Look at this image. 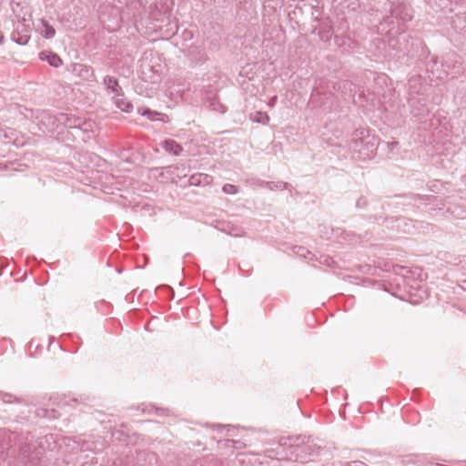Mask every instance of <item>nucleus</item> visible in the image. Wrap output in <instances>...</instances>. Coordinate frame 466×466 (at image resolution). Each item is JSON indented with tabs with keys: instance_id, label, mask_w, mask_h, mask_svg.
I'll return each mask as SVG.
<instances>
[{
	"instance_id": "nucleus-1",
	"label": "nucleus",
	"mask_w": 466,
	"mask_h": 466,
	"mask_svg": "<svg viewBox=\"0 0 466 466\" xmlns=\"http://www.w3.org/2000/svg\"><path fill=\"white\" fill-rule=\"evenodd\" d=\"M410 90L409 104L411 115L420 122H426L430 115V109L426 104V98L420 96L422 82L420 77H412L408 83Z\"/></svg>"
},
{
	"instance_id": "nucleus-2",
	"label": "nucleus",
	"mask_w": 466,
	"mask_h": 466,
	"mask_svg": "<svg viewBox=\"0 0 466 466\" xmlns=\"http://www.w3.org/2000/svg\"><path fill=\"white\" fill-rule=\"evenodd\" d=\"M413 17V10L410 5L406 4L397 5L390 10V15L386 16L380 23V26L387 25L388 32L390 33L396 27L395 24H405L410 21Z\"/></svg>"
},
{
	"instance_id": "nucleus-3",
	"label": "nucleus",
	"mask_w": 466,
	"mask_h": 466,
	"mask_svg": "<svg viewBox=\"0 0 466 466\" xmlns=\"http://www.w3.org/2000/svg\"><path fill=\"white\" fill-rule=\"evenodd\" d=\"M42 121L45 123L46 121L47 124L51 126L50 130H54L60 127L79 129L81 123H83V117L67 113H58L56 115L45 113L43 115Z\"/></svg>"
},
{
	"instance_id": "nucleus-4",
	"label": "nucleus",
	"mask_w": 466,
	"mask_h": 466,
	"mask_svg": "<svg viewBox=\"0 0 466 466\" xmlns=\"http://www.w3.org/2000/svg\"><path fill=\"white\" fill-rule=\"evenodd\" d=\"M453 56L452 55L451 57H447L444 62H440L437 56H432L426 64L427 72L431 73L434 77L440 80L447 78L450 75L453 77L454 73L450 72L451 63H457ZM455 68L456 65H453L452 69Z\"/></svg>"
},
{
	"instance_id": "nucleus-5",
	"label": "nucleus",
	"mask_w": 466,
	"mask_h": 466,
	"mask_svg": "<svg viewBox=\"0 0 466 466\" xmlns=\"http://www.w3.org/2000/svg\"><path fill=\"white\" fill-rule=\"evenodd\" d=\"M372 140H374V137H370L368 130L356 129L352 134L350 147L354 151L361 152L364 147L372 151L375 145Z\"/></svg>"
},
{
	"instance_id": "nucleus-6",
	"label": "nucleus",
	"mask_w": 466,
	"mask_h": 466,
	"mask_svg": "<svg viewBox=\"0 0 466 466\" xmlns=\"http://www.w3.org/2000/svg\"><path fill=\"white\" fill-rule=\"evenodd\" d=\"M125 13L130 15L135 23H143L147 18V7L143 0H133L127 4Z\"/></svg>"
},
{
	"instance_id": "nucleus-7",
	"label": "nucleus",
	"mask_w": 466,
	"mask_h": 466,
	"mask_svg": "<svg viewBox=\"0 0 466 466\" xmlns=\"http://www.w3.org/2000/svg\"><path fill=\"white\" fill-rule=\"evenodd\" d=\"M425 279L426 274L423 273L420 268H414L407 270V275H403V281L410 288V289L420 290L421 287L419 282H421Z\"/></svg>"
},
{
	"instance_id": "nucleus-8",
	"label": "nucleus",
	"mask_w": 466,
	"mask_h": 466,
	"mask_svg": "<svg viewBox=\"0 0 466 466\" xmlns=\"http://www.w3.org/2000/svg\"><path fill=\"white\" fill-rule=\"evenodd\" d=\"M30 32L29 25L18 22L11 35L12 40L20 46H25L30 39Z\"/></svg>"
},
{
	"instance_id": "nucleus-9",
	"label": "nucleus",
	"mask_w": 466,
	"mask_h": 466,
	"mask_svg": "<svg viewBox=\"0 0 466 466\" xmlns=\"http://www.w3.org/2000/svg\"><path fill=\"white\" fill-rule=\"evenodd\" d=\"M187 57L194 66L203 65L208 60L205 49L199 46H190L187 50Z\"/></svg>"
},
{
	"instance_id": "nucleus-10",
	"label": "nucleus",
	"mask_w": 466,
	"mask_h": 466,
	"mask_svg": "<svg viewBox=\"0 0 466 466\" xmlns=\"http://www.w3.org/2000/svg\"><path fill=\"white\" fill-rule=\"evenodd\" d=\"M336 86H338V90L340 91L343 96L352 98L353 102L356 103L355 95L358 89L355 84L350 80H343L333 85L334 89H336Z\"/></svg>"
},
{
	"instance_id": "nucleus-11",
	"label": "nucleus",
	"mask_w": 466,
	"mask_h": 466,
	"mask_svg": "<svg viewBox=\"0 0 466 466\" xmlns=\"http://www.w3.org/2000/svg\"><path fill=\"white\" fill-rule=\"evenodd\" d=\"M281 441H282L283 445L299 448L303 445H306L309 441V437L298 435V436L289 437L287 439H282Z\"/></svg>"
},
{
	"instance_id": "nucleus-12",
	"label": "nucleus",
	"mask_w": 466,
	"mask_h": 466,
	"mask_svg": "<svg viewBox=\"0 0 466 466\" xmlns=\"http://www.w3.org/2000/svg\"><path fill=\"white\" fill-rule=\"evenodd\" d=\"M39 57L43 61H47L51 66L59 67L62 65V59L55 53L42 51Z\"/></svg>"
},
{
	"instance_id": "nucleus-13",
	"label": "nucleus",
	"mask_w": 466,
	"mask_h": 466,
	"mask_svg": "<svg viewBox=\"0 0 466 466\" xmlns=\"http://www.w3.org/2000/svg\"><path fill=\"white\" fill-rule=\"evenodd\" d=\"M104 85L106 86V89L114 93L115 95L121 96L122 88L118 85V81L116 77L111 76H106L104 78Z\"/></svg>"
},
{
	"instance_id": "nucleus-14",
	"label": "nucleus",
	"mask_w": 466,
	"mask_h": 466,
	"mask_svg": "<svg viewBox=\"0 0 466 466\" xmlns=\"http://www.w3.org/2000/svg\"><path fill=\"white\" fill-rule=\"evenodd\" d=\"M141 115L147 117L151 121H161V122H167L168 121V116L155 110H151L149 108H146L141 112Z\"/></svg>"
},
{
	"instance_id": "nucleus-15",
	"label": "nucleus",
	"mask_w": 466,
	"mask_h": 466,
	"mask_svg": "<svg viewBox=\"0 0 466 466\" xmlns=\"http://www.w3.org/2000/svg\"><path fill=\"white\" fill-rule=\"evenodd\" d=\"M218 228L220 231H222L229 236H232V237H241L244 234L243 230L240 228L234 226L230 223L223 222L220 224V227H218Z\"/></svg>"
},
{
	"instance_id": "nucleus-16",
	"label": "nucleus",
	"mask_w": 466,
	"mask_h": 466,
	"mask_svg": "<svg viewBox=\"0 0 466 466\" xmlns=\"http://www.w3.org/2000/svg\"><path fill=\"white\" fill-rule=\"evenodd\" d=\"M162 147L168 153L178 156L182 151V147L173 139H167L162 142Z\"/></svg>"
},
{
	"instance_id": "nucleus-17",
	"label": "nucleus",
	"mask_w": 466,
	"mask_h": 466,
	"mask_svg": "<svg viewBox=\"0 0 466 466\" xmlns=\"http://www.w3.org/2000/svg\"><path fill=\"white\" fill-rule=\"evenodd\" d=\"M114 104L124 112H131L133 109V105L130 101L127 100L123 97V94L121 96L116 95L114 97Z\"/></svg>"
},
{
	"instance_id": "nucleus-18",
	"label": "nucleus",
	"mask_w": 466,
	"mask_h": 466,
	"mask_svg": "<svg viewBox=\"0 0 466 466\" xmlns=\"http://www.w3.org/2000/svg\"><path fill=\"white\" fill-rule=\"evenodd\" d=\"M259 186L262 187H268L270 190H284L289 188L290 186L287 182L283 181H268V182H259Z\"/></svg>"
},
{
	"instance_id": "nucleus-19",
	"label": "nucleus",
	"mask_w": 466,
	"mask_h": 466,
	"mask_svg": "<svg viewBox=\"0 0 466 466\" xmlns=\"http://www.w3.org/2000/svg\"><path fill=\"white\" fill-rule=\"evenodd\" d=\"M42 26H43V29L41 30V34L45 38L50 39L55 36L56 30L47 22L42 20Z\"/></svg>"
},
{
	"instance_id": "nucleus-20",
	"label": "nucleus",
	"mask_w": 466,
	"mask_h": 466,
	"mask_svg": "<svg viewBox=\"0 0 466 466\" xmlns=\"http://www.w3.org/2000/svg\"><path fill=\"white\" fill-rule=\"evenodd\" d=\"M251 119L254 122L261 123V124H268L269 121V116L267 115V113L257 111L254 113V115H251Z\"/></svg>"
},
{
	"instance_id": "nucleus-21",
	"label": "nucleus",
	"mask_w": 466,
	"mask_h": 466,
	"mask_svg": "<svg viewBox=\"0 0 466 466\" xmlns=\"http://www.w3.org/2000/svg\"><path fill=\"white\" fill-rule=\"evenodd\" d=\"M209 107L214 111L221 113H224L226 111V107L216 98L210 100Z\"/></svg>"
},
{
	"instance_id": "nucleus-22",
	"label": "nucleus",
	"mask_w": 466,
	"mask_h": 466,
	"mask_svg": "<svg viewBox=\"0 0 466 466\" xmlns=\"http://www.w3.org/2000/svg\"><path fill=\"white\" fill-rule=\"evenodd\" d=\"M95 126V123L91 120H86L83 117V123H81V126L79 127V130H82L83 132H89L93 131V127Z\"/></svg>"
},
{
	"instance_id": "nucleus-23",
	"label": "nucleus",
	"mask_w": 466,
	"mask_h": 466,
	"mask_svg": "<svg viewBox=\"0 0 466 466\" xmlns=\"http://www.w3.org/2000/svg\"><path fill=\"white\" fill-rule=\"evenodd\" d=\"M222 191L228 195H235L238 193V188L232 184H225L222 187Z\"/></svg>"
},
{
	"instance_id": "nucleus-24",
	"label": "nucleus",
	"mask_w": 466,
	"mask_h": 466,
	"mask_svg": "<svg viewBox=\"0 0 466 466\" xmlns=\"http://www.w3.org/2000/svg\"><path fill=\"white\" fill-rule=\"evenodd\" d=\"M319 36L321 38V40L323 41H329L331 36H332V31H331V28H328V29H323L321 31H319Z\"/></svg>"
},
{
	"instance_id": "nucleus-25",
	"label": "nucleus",
	"mask_w": 466,
	"mask_h": 466,
	"mask_svg": "<svg viewBox=\"0 0 466 466\" xmlns=\"http://www.w3.org/2000/svg\"><path fill=\"white\" fill-rule=\"evenodd\" d=\"M201 173L194 174L189 177V184L191 186H201Z\"/></svg>"
},
{
	"instance_id": "nucleus-26",
	"label": "nucleus",
	"mask_w": 466,
	"mask_h": 466,
	"mask_svg": "<svg viewBox=\"0 0 466 466\" xmlns=\"http://www.w3.org/2000/svg\"><path fill=\"white\" fill-rule=\"evenodd\" d=\"M42 412H43V416H45V417H48V418H50V419H51V418H52V419H54V418H57V417L59 416V413H58L56 410H50V411H47V410H42Z\"/></svg>"
},
{
	"instance_id": "nucleus-27",
	"label": "nucleus",
	"mask_w": 466,
	"mask_h": 466,
	"mask_svg": "<svg viewBox=\"0 0 466 466\" xmlns=\"http://www.w3.org/2000/svg\"><path fill=\"white\" fill-rule=\"evenodd\" d=\"M200 181H201V185L206 186V185H208L211 183L212 177L207 174L201 173Z\"/></svg>"
},
{
	"instance_id": "nucleus-28",
	"label": "nucleus",
	"mask_w": 466,
	"mask_h": 466,
	"mask_svg": "<svg viewBox=\"0 0 466 466\" xmlns=\"http://www.w3.org/2000/svg\"><path fill=\"white\" fill-rule=\"evenodd\" d=\"M367 206V199L364 197H360L356 201V208H363Z\"/></svg>"
},
{
	"instance_id": "nucleus-29",
	"label": "nucleus",
	"mask_w": 466,
	"mask_h": 466,
	"mask_svg": "<svg viewBox=\"0 0 466 466\" xmlns=\"http://www.w3.org/2000/svg\"><path fill=\"white\" fill-rule=\"evenodd\" d=\"M348 466H368L365 462L360 461H353L348 463Z\"/></svg>"
},
{
	"instance_id": "nucleus-30",
	"label": "nucleus",
	"mask_w": 466,
	"mask_h": 466,
	"mask_svg": "<svg viewBox=\"0 0 466 466\" xmlns=\"http://www.w3.org/2000/svg\"><path fill=\"white\" fill-rule=\"evenodd\" d=\"M1 398L5 402H11V399L13 398L10 394H1Z\"/></svg>"
},
{
	"instance_id": "nucleus-31",
	"label": "nucleus",
	"mask_w": 466,
	"mask_h": 466,
	"mask_svg": "<svg viewBox=\"0 0 466 466\" xmlns=\"http://www.w3.org/2000/svg\"><path fill=\"white\" fill-rule=\"evenodd\" d=\"M400 31H403V29H400V28H398V29L396 30V32H400ZM400 39L405 40V39H406V35H402L401 33H400V35H399V37H398V39H397L396 41H397V42H399Z\"/></svg>"
},
{
	"instance_id": "nucleus-32",
	"label": "nucleus",
	"mask_w": 466,
	"mask_h": 466,
	"mask_svg": "<svg viewBox=\"0 0 466 466\" xmlns=\"http://www.w3.org/2000/svg\"><path fill=\"white\" fill-rule=\"evenodd\" d=\"M252 181H253L252 185L258 186V187H260L259 182H265L264 180H261L259 178L252 179Z\"/></svg>"
},
{
	"instance_id": "nucleus-33",
	"label": "nucleus",
	"mask_w": 466,
	"mask_h": 466,
	"mask_svg": "<svg viewBox=\"0 0 466 466\" xmlns=\"http://www.w3.org/2000/svg\"><path fill=\"white\" fill-rule=\"evenodd\" d=\"M393 41H394V39H393V38H390V45L392 47L399 49L400 51H403V48H402V47H395V45L393 44Z\"/></svg>"
},
{
	"instance_id": "nucleus-34",
	"label": "nucleus",
	"mask_w": 466,
	"mask_h": 466,
	"mask_svg": "<svg viewBox=\"0 0 466 466\" xmlns=\"http://www.w3.org/2000/svg\"><path fill=\"white\" fill-rule=\"evenodd\" d=\"M320 94V90L319 88H316L313 92H312V95L311 96L312 97H316L318 95Z\"/></svg>"
},
{
	"instance_id": "nucleus-35",
	"label": "nucleus",
	"mask_w": 466,
	"mask_h": 466,
	"mask_svg": "<svg viewBox=\"0 0 466 466\" xmlns=\"http://www.w3.org/2000/svg\"><path fill=\"white\" fill-rule=\"evenodd\" d=\"M336 43L339 45V46H341V45H344L345 44V41L343 40L342 42H339V36H336Z\"/></svg>"
},
{
	"instance_id": "nucleus-36",
	"label": "nucleus",
	"mask_w": 466,
	"mask_h": 466,
	"mask_svg": "<svg viewBox=\"0 0 466 466\" xmlns=\"http://www.w3.org/2000/svg\"><path fill=\"white\" fill-rule=\"evenodd\" d=\"M276 101H277V96H273V97L270 99V103H269V105H270V106H273V105L276 103Z\"/></svg>"
},
{
	"instance_id": "nucleus-37",
	"label": "nucleus",
	"mask_w": 466,
	"mask_h": 466,
	"mask_svg": "<svg viewBox=\"0 0 466 466\" xmlns=\"http://www.w3.org/2000/svg\"><path fill=\"white\" fill-rule=\"evenodd\" d=\"M299 250L303 251V253H301L300 255L306 258V255L304 253L305 248H299Z\"/></svg>"
},
{
	"instance_id": "nucleus-38",
	"label": "nucleus",
	"mask_w": 466,
	"mask_h": 466,
	"mask_svg": "<svg viewBox=\"0 0 466 466\" xmlns=\"http://www.w3.org/2000/svg\"><path fill=\"white\" fill-rule=\"evenodd\" d=\"M380 79H382L383 81L386 79V76L385 75H382L379 77Z\"/></svg>"
},
{
	"instance_id": "nucleus-39",
	"label": "nucleus",
	"mask_w": 466,
	"mask_h": 466,
	"mask_svg": "<svg viewBox=\"0 0 466 466\" xmlns=\"http://www.w3.org/2000/svg\"><path fill=\"white\" fill-rule=\"evenodd\" d=\"M36 463H37V462L34 460V461H32V466H35V465H36Z\"/></svg>"
},
{
	"instance_id": "nucleus-40",
	"label": "nucleus",
	"mask_w": 466,
	"mask_h": 466,
	"mask_svg": "<svg viewBox=\"0 0 466 466\" xmlns=\"http://www.w3.org/2000/svg\"><path fill=\"white\" fill-rule=\"evenodd\" d=\"M416 198H418L420 199H424V197H421V196H417Z\"/></svg>"
},
{
	"instance_id": "nucleus-41",
	"label": "nucleus",
	"mask_w": 466,
	"mask_h": 466,
	"mask_svg": "<svg viewBox=\"0 0 466 466\" xmlns=\"http://www.w3.org/2000/svg\"><path fill=\"white\" fill-rule=\"evenodd\" d=\"M216 427H218V428H222V427H224V426H223V425H220V424H218V425H216Z\"/></svg>"
}]
</instances>
